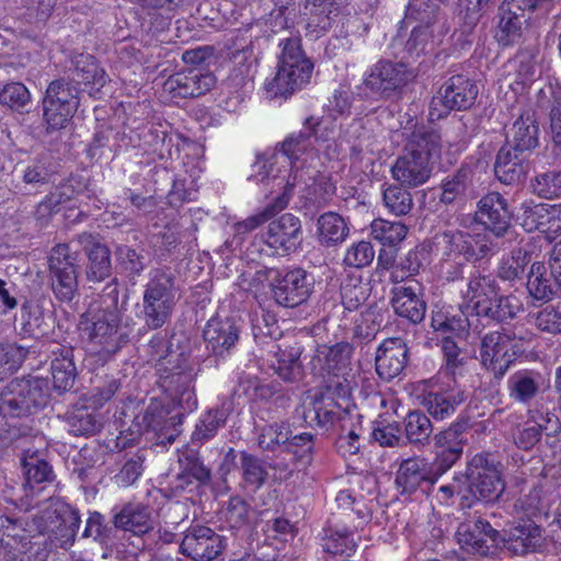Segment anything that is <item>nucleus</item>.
Here are the masks:
<instances>
[{
	"label": "nucleus",
	"instance_id": "obj_28",
	"mask_svg": "<svg viewBox=\"0 0 561 561\" xmlns=\"http://www.w3.org/2000/svg\"><path fill=\"white\" fill-rule=\"evenodd\" d=\"M342 0H306L305 15L308 16L306 23V35L311 39H318L325 35L340 14Z\"/></svg>",
	"mask_w": 561,
	"mask_h": 561
},
{
	"label": "nucleus",
	"instance_id": "obj_19",
	"mask_svg": "<svg viewBox=\"0 0 561 561\" xmlns=\"http://www.w3.org/2000/svg\"><path fill=\"white\" fill-rule=\"evenodd\" d=\"M477 218L485 230L503 238L511 231L513 210L502 194L490 192L478 202Z\"/></svg>",
	"mask_w": 561,
	"mask_h": 561
},
{
	"label": "nucleus",
	"instance_id": "obj_35",
	"mask_svg": "<svg viewBox=\"0 0 561 561\" xmlns=\"http://www.w3.org/2000/svg\"><path fill=\"white\" fill-rule=\"evenodd\" d=\"M501 540L508 551L524 556L542 546V529L534 520L519 523L511 527Z\"/></svg>",
	"mask_w": 561,
	"mask_h": 561
},
{
	"label": "nucleus",
	"instance_id": "obj_6",
	"mask_svg": "<svg viewBox=\"0 0 561 561\" xmlns=\"http://www.w3.org/2000/svg\"><path fill=\"white\" fill-rule=\"evenodd\" d=\"M280 46L283 50L277 71L265 82L270 99L291 96L309 83L313 71V62L305 55L299 38H287Z\"/></svg>",
	"mask_w": 561,
	"mask_h": 561
},
{
	"label": "nucleus",
	"instance_id": "obj_26",
	"mask_svg": "<svg viewBox=\"0 0 561 561\" xmlns=\"http://www.w3.org/2000/svg\"><path fill=\"white\" fill-rule=\"evenodd\" d=\"M408 358L409 348L403 339H386L376 351V373L381 379L390 381L403 371Z\"/></svg>",
	"mask_w": 561,
	"mask_h": 561
},
{
	"label": "nucleus",
	"instance_id": "obj_48",
	"mask_svg": "<svg viewBox=\"0 0 561 561\" xmlns=\"http://www.w3.org/2000/svg\"><path fill=\"white\" fill-rule=\"evenodd\" d=\"M551 499L542 489L534 488L528 494L520 497L514 505L528 520H547L550 517Z\"/></svg>",
	"mask_w": 561,
	"mask_h": 561
},
{
	"label": "nucleus",
	"instance_id": "obj_1",
	"mask_svg": "<svg viewBox=\"0 0 561 561\" xmlns=\"http://www.w3.org/2000/svg\"><path fill=\"white\" fill-rule=\"evenodd\" d=\"M198 373V366L185 358L170 360L160 367L157 383L172 407L152 399L142 421L146 430L153 432L162 444L173 443L182 432L184 417L197 409L194 382Z\"/></svg>",
	"mask_w": 561,
	"mask_h": 561
},
{
	"label": "nucleus",
	"instance_id": "obj_34",
	"mask_svg": "<svg viewBox=\"0 0 561 561\" xmlns=\"http://www.w3.org/2000/svg\"><path fill=\"white\" fill-rule=\"evenodd\" d=\"M352 346L346 342L334 345H319L311 359L312 369L319 375H340L346 368L352 355Z\"/></svg>",
	"mask_w": 561,
	"mask_h": 561
},
{
	"label": "nucleus",
	"instance_id": "obj_33",
	"mask_svg": "<svg viewBox=\"0 0 561 561\" xmlns=\"http://www.w3.org/2000/svg\"><path fill=\"white\" fill-rule=\"evenodd\" d=\"M449 30V24L444 22H438L434 26L419 24L413 27L404 50L411 58L430 54L443 44Z\"/></svg>",
	"mask_w": 561,
	"mask_h": 561
},
{
	"label": "nucleus",
	"instance_id": "obj_14",
	"mask_svg": "<svg viewBox=\"0 0 561 561\" xmlns=\"http://www.w3.org/2000/svg\"><path fill=\"white\" fill-rule=\"evenodd\" d=\"M241 320L236 317H211L204 330L206 350L216 359H224L236 348L241 333Z\"/></svg>",
	"mask_w": 561,
	"mask_h": 561
},
{
	"label": "nucleus",
	"instance_id": "obj_38",
	"mask_svg": "<svg viewBox=\"0 0 561 561\" xmlns=\"http://www.w3.org/2000/svg\"><path fill=\"white\" fill-rule=\"evenodd\" d=\"M528 157L526 153L502 147L494 164L499 181L507 185L523 181L528 170Z\"/></svg>",
	"mask_w": 561,
	"mask_h": 561
},
{
	"label": "nucleus",
	"instance_id": "obj_12",
	"mask_svg": "<svg viewBox=\"0 0 561 561\" xmlns=\"http://www.w3.org/2000/svg\"><path fill=\"white\" fill-rule=\"evenodd\" d=\"M312 273L302 267L279 272L271 283L273 299L285 308H295L309 300L314 290Z\"/></svg>",
	"mask_w": 561,
	"mask_h": 561
},
{
	"label": "nucleus",
	"instance_id": "obj_23",
	"mask_svg": "<svg viewBox=\"0 0 561 561\" xmlns=\"http://www.w3.org/2000/svg\"><path fill=\"white\" fill-rule=\"evenodd\" d=\"M550 387L547 374L536 369H520L513 373L507 379L510 398L517 403L528 405L540 393Z\"/></svg>",
	"mask_w": 561,
	"mask_h": 561
},
{
	"label": "nucleus",
	"instance_id": "obj_54",
	"mask_svg": "<svg viewBox=\"0 0 561 561\" xmlns=\"http://www.w3.org/2000/svg\"><path fill=\"white\" fill-rule=\"evenodd\" d=\"M288 435L289 423L287 422L265 424L259 431L257 445L264 451L285 453Z\"/></svg>",
	"mask_w": 561,
	"mask_h": 561
},
{
	"label": "nucleus",
	"instance_id": "obj_56",
	"mask_svg": "<svg viewBox=\"0 0 561 561\" xmlns=\"http://www.w3.org/2000/svg\"><path fill=\"white\" fill-rule=\"evenodd\" d=\"M470 168H460L442 182L439 201L446 205L462 201L471 185Z\"/></svg>",
	"mask_w": 561,
	"mask_h": 561
},
{
	"label": "nucleus",
	"instance_id": "obj_61",
	"mask_svg": "<svg viewBox=\"0 0 561 561\" xmlns=\"http://www.w3.org/2000/svg\"><path fill=\"white\" fill-rule=\"evenodd\" d=\"M57 512L60 524L56 530V538L60 547L71 546L81 523L79 511L70 505H64Z\"/></svg>",
	"mask_w": 561,
	"mask_h": 561
},
{
	"label": "nucleus",
	"instance_id": "obj_46",
	"mask_svg": "<svg viewBox=\"0 0 561 561\" xmlns=\"http://www.w3.org/2000/svg\"><path fill=\"white\" fill-rule=\"evenodd\" d=\"M493 295L495 297H490L489 301L480 311L492 321L505 322L512 320L524 310L523 302L516 295Z\"/></svg>",
	"mask_w": 561,
	"mask_h": 561
},
{
	"label": "nucleus",
	"instance_id": "obj_59",
	"mask_svg": "<svg viewBox=\"0 0 561 561\" xmlns=\"http://www.w3.org/2000/svg\"><path fill=\"white\" fill-rule=\"evenodd\" d=\"M240 468L244 483L254 491L259 490L266 482L268 473L264 461L259 457L241 451Z\"/></svg>",
	"mask_w": 561,
	"mask_h": 561
},
{
	"label": "nucleus",
	"instance_id": "obj_53",
	"mask_svg": "<svg viewBox=\"0 0 561 561\" xmlns=\"http://www.w3.org/2000/svg\"><path fill=\"white\" fill-rule=\"evenodd\" d=\"M549 204L525 201L520 204L517 215L518 224L527 232H547Z\"/></svg>",
	"mask_w": 561,
	"mask_h": 561
},
{
	"label": "nucleus",
	"instance_id": "obj_43",
	"mask_svg": "<svg viewBox=\"0 0 561 561\" xmlns=\"http://www.w3.org/2000/svg\"><path fill=\"white\" fill-rule=\"evenodd\" d=\"M317 233L319 243L329 248L344 242L350 233V228L341 215L328 211L318 218Z\"/></svg>",
	"mask_w": 561,
	"mask_h": 561
},
{
	"label": "nucleus",
	"instance_id": "obj_5",
	"mask_svg": "<svg viewBox=\"0 0 561 561\" xmlns=\"http://www.w3.org/2000/svg\"><path fill=\"white\" fill-rule=\"evenodd\" d=\"M175 275L164 268L149 273L144 286L139 318L148 330H159L170 322L179 300Z\"/></svg>",
	"mask_w": 561,
	"mask_h": 561
},
{
	"label": "nucleus",
	"instance_id": "obj_60",
	"mask_svg": "<svg viewBox=\"0 0 561 561\" xmlns=\"http://www.w3.org/2000/svg\"><path fill=\"white\" fill-rule=\"evenodd\" d=\"M275 355L277 357V367L275 368L277 375L285 381H296L301 375L300 348L295 346L280 348L278 346Z\"/></svg>",
	"mask_w": 561,
	"mask_h": 561
},
{
	"label": "nucleus",
	"instance_id": "obj_7",
	"mask_svg": "<svg viewBox=\"0 0 561 561\" xmlns=\"http://www.w3.org/2000/svg\"><path fill=\"white\" fill-rule=\"evenodd\" d=\"M48 399V382L27 377L11 380L0 392V417L21 419L43 408Z\"/></svg>",
	"mask_w": 561,
	"mask_h": 561
},
{
	"label": "nucleus",
	"instance_id": "obj_21",
	"mask_svg": "<svg viewBox=\"0 0 561 561\" xmlns=\"http://www.w3.org/2000/svg\"><path fill=\"white\" fill-rule=\"evenodd\" d=\"M479 94L478 85L465 75L448 78L439 88L433 104L440 103L447 111H467Z\"/></svg>",
	"mask_w": 561,
	"mask_h": 561
},
{
	"label": "nucleus",
	"instance_id": "obj_63",
	"mask_svg": "<svg viewBox=\"0 0 561 561\" xmlns=\"http://www.w3.org/2000/svg\"><path fill=\"white\" fill-rule=\"evenodd\" d=\"M432 329L445 336L465 337L463 314H449L442 309L433 310L431 318Z\"/></svg>",
	"mask_w": 561,
	"mask_h": 561
},
{
	"label": "nucleus",
	"instance_id": "obj_16",
	"mask_svg": "<svg viewBox=\"0 0 561 561\" xmlns=\"http://www.w3.org/2000/svg\"><path fill=\"white\" fill-rule=\"evenodd\" d=\"M455 536L465 552L478 557L495 554L501 541L500 533L482 518L461 523Z\"/></svg>",
	"mask_w": 561,
	"mask_h": 561
},
{
	"label": "nucleus",
	"instance_id": "obj_37",
	"mask_svg": "<svg viewBox=\"0 0 561 561\" xmlns=\"http://www.w3.org/2000/svg\"><path fill=\"white\" fill-rule=\"evenodd\" d=\"M442 150L440 135L430 126L415 125L407 137L403 151L426 158V161L434 163L439 158Z\"/></svg>",
	"mask_w": 561,
	"mask_h": 561
},
{
	"label": "nucleus",
	"instance_id": "obj_49",
	"mask_svg": "<svg viewBox=\"0 0 561 561\" xmlns=\"http://www.w3.org/2000/svg\"><path fill=\"white\" fill-rule=\"evenodd\" d=\"M405 20L428 26H434L438 22L448 24L442 4L436 0H409L405 7Z\"/></svg>",
	"mask_w": 561,
	"mask_h": 561
},
{
	"label": "nucleus",
	"instance_id": "obj_58",
	"mask_svg": "<svg viewBox=\"0 0 561 561\" xmlns=\"http://www.w3.org/2000/svg\"><path fill=\"white\" fill-rule=\"evenodd\" d=\"M115 255L119 272L135 283L146 268L145 256L126 244L118 245Z\"/></svg>",
	"mask_w": 561,
	"mask_h": 561
},
{
	"label": "nucleus",
	"instance_id": "obj_3",
	"mask_svg": "<svg viewBox=\"0 0 561 561\" xmlns=\"http://www.w3.org/2000/svg\"><path fill=\"white\" fill-rule=\"evenodd\" d=\"M353 408L351 381L341 375L328 376L320 391L304 405L302 417L309 426L329 428L351 417Z\"/></svg>",
	"mask_w": 561,
	"mask_h": 561
},
{
	"label": "nucleus",
	"instance_id": "obj_24",
	"mask_svg": "<svg viewBox=\"0 0 561 561\" xmlns=\"http://www.w3.org/2000/svg\"><path fill=\"white\" fill-rule=\"evenodd\" d=\"M301 233L300 219L286 213L268 224L267 230L262 234V240L271 249L288 253L297 249Z\"/></svg>",
	"mask_w": 561,
	"mask_h": 561
},
{
	"label": "nucleus",
	"instance_id": "obj_62",
	"mask_svg": "<svg viewBox=\"0 0 561 561\" xmlns=\"http://www.w3.org/2000/svg\"><path fill=\"white\" fill-rule=\"evenodd\" d=\"M382 202L388 211L394 216H404L413 207L411 193L397 184H391L383 188Z\"/></svg>",
	"mask_w": 561,
	"mask_h": 561
},
{
	"label": "nucleus",
	"instance_id": "obj_27",
	"mask_svg": "<svg viewBox=\"0 0 561 561\" xmlns=\"http://www.w3.org/2000/svg\"><path fill=\"white\" fill-rule=\"evenodd\" d=\"M466 401V391L457 382L446 383L438 390L424 394L422 404L428 414L437 421L451 416L457 407Z\"/></svg>",
	"mask_w": 561,
	"mask_h": 561
},
{
	"label": "nucleus",
	"instance_id": "obj_57",
	"mask_svg": "<svg viewBox=\"0 0 561 561\" xmlns=\"http://www.w3.org/2000/svg\"><path fill=\"white\" fill-rule=\"evenodd\" d=\"M408 228L399 221L375 219L370 225V234L382 245L394 247L404 240Z\"/></svg>",
	"mask_w": 561,
	"mask_h": 561
},
{
	"label": "nucleus",
	"instance_id": "obj_36",
	"mask_svg": "<svg viewBox=\"0 0 561 561\" xmlns=\"http://www.w3.org/2000/svg\"><path fill=\"white\" fill-rule=\"evenodd\" d=\"M432 171L433 163L426 161V158L405 151L397 158L391 168L393 179L411 187L424 184L431 178Z\"/></svg>",
	"mask_w": 561,
	"mask_h": 561
},
{
	"label": "nucleus",
	"instance_id": "obj_2",
	"mask_svg": "<svg viewBox=\"0 0 561 561\" xmlns=\"http://www.w3.org/2000/svg\"><path fill=\"white\" fill-rule=\"evenodd\" d=\"M119 289L114 278L102 290L100 306L90 308L81 316V329L91 351L112 355L128 340V332L122 327L124 305H118Z\"/></svg>",
	"mask_w": 561,
	"mask_h": 561
},
{
	"label": "nucleus",
	"instance_id": "obj_64",
	"mask_svg": "<svg viewBox=\"0 0 561 561\" xmlns=\"http://www.w3.org/2000/svg\"><path fill=\"white\" fill-rule=\"evenodd\" d=\"M179 465L180 469L199 484H208L211 481V470L204 463L198 451L185 450L179 458Z\"/></svg>",
	"mask_w": 561,
	"mask_h": 561
},
{
	"label": "nucleus",
	"instance_id": "obj_22",
	"mask_svg": "<svg viewBox=\"0 0 561 561\" xmlns=\"http://www.w3.org/2000/svg\"><path fill=\"white\" fill-rule=\"evenodd\" d=\"M391 295V306L398 317L407 319L413 324H419L424 320L427 306L419 282L411 279L394 286Z\"/></svg>",
	"mask_w": 561,
	"mask_h": 561
},
{
	"label": "nucleus",
	"instance_id": "obj_9",
	"mask_svg": "<svg viewBox=\"0 0 561 561\" xmlns=\"http://www.w3.org/2000/svg\"><path fill=\"white\" fill-rule=\"evenodd\" d=\"M78 253L66 243L56 244L48 256L49 284L55 298L71 302L78 295Z\"/></svg>",
	"mask_w": 561,
	"mask_h": 561
},
{
	"label": "nucleus",
	"instance_id": "obj_17",
	"mask_svg": "<svg viewBox=\"0 0 561 561\" xmlns=\"http://www.w3.org/2000/svg\"><path fill=\"white\" fill-rule=\"evenodd\" d=\"M520 348L510 344V336L500 331L485 334L480 346L482 366L496 378H502L515 362Z\"/></svg>",
	"mask_w": 561,
	"mask_h": 561
},
{
	"label": "nucleus",
	"instance_id": "obj_39",
	"mask_svg": "<svg viewBox=\"0 0 561 561\" xmlns=\"http://www.w3.org/2000/svg\"><path fill=\"white\" fill-rule=\"evenodd\" d=\"M496 282L491 275L476 272L469 277L466 290L461 291L462 301L459 309L463 308L467 311L478 309L481 311L491 295L496 294Z\"/></svg>",
	"mask_w": 561,
	"mask_h": 561
},
{
	"label": "nucleus",
	"instance_id": "obj_13",
	"mask_svg": "<svg viewBox=\"0 0 561 561\" xmlns=\"http://www.w3.org/2000/svg\"><path fill=\"white\" fill-rule=\"evenodd\" d=\"M469 428V419L458 416L447 428L434 435V466L437 468L438 474L446 473L460 460L468 442L467 432Z\"/></svg>",
	"mask_w": 561,
	"mask_h": 561
},
{
	"label": "nucleus",
	"instance_id": "obj_40",
	"mask_svg": "<svg viewBox=\"0 0 561 561\" xmlns=\"http://www.w3.org/2000/svg\"><path fill=\"white\" fill-rule=\"evenodd\" d=\"M320 125V119L313 116L306 118L304 126L300 130L294 131L288 135L285 140L279 145V153L285 157L291 168L294 163L312 147L313 139L316 138V128Z\"/></svg>",
	"mask_w": 561,
	"mask_h": 561
},
{
	"label": "nucleus",
	"instance_id": "obj_41",
	"mask_svg": "<svg viewBox=\"0 0 561 561\" xmlns=\"http://www.w3.org/2000/svg\"><path fill=\"white\" fill-rule=\"evenodd\" d=\"M230 411V403L222 402L203 413L191 435L192 445L202 446L213 439L218 430L226 425Z\"/></svg>",
	"mask_w": 561,
	"mask_h": 561
},
{
	"label": "nucleus",
	"instance_id": "obj_25",
	"mask_svg": "<svg viewBox=\"0 0 561 561\" xmlns=\"http://www.w3.org/2000/svg\"><path fill=\"white\" fill-rule=\"evenodd\" d=\"M214 75L198 68L176 72L164 82V90L173 98H198L215 85Z\"/></svg>",
	"mask_w": 561,
	"mask_h": 561
},
{
	"label": "nucleus",
	"instance_id": "obj_8",
	"mask_svg": "<svg viewBox=\"0 0 561 561\" xmlns=\"http://www.w3.org/2000/svg\"><path fill=\"white\" fill-rule=\"evenodd\" d=\"M435 244L443 256L462 259L465 262L481 261L497 252V247L485 233L447 228L435 236Z\"/></svg>",
	"mask_w": 561,
	"mask_h": 561
},
{
	"label": "nucleus",
	"instance_id": "obj_29",
	"mask_svg": "<svg viewBox=\"0 0 561 561\" xmlns=\"http://www.w3.org/2000/svg\"><path fill=\"white\" fill-rule=\"evenodd\" d=\"M72 65V81L81 85V90L88 92L90 96L99 98L108 77L95 57L89 54H79L75 56Z\"/></svg>",
	"mask_w": 561,
	"mask_h": 561
},
{
	"label": "nucleus",
	"instance_id": "obj_50",
	"mask_svg": "<svg viewBox=\"0 0 561 561\" xmlns=\"http://www.w3.org/2000/svg\"><path fill=\"white\" fill-rule=\"evenodd\" d=\"M529 295L537 300H549L557 293V286L550 276V270L541 262H535L530 266L527 280Z\"/></svg>",
	"mask_w": 561,
	"mask_h": 561
},
{
	"label": "nucleus",
	"instance_id": "obj_52",
	"mask_svg": "<svg viewBox=\"0 0 561 561\" xmlns=\"http://www.w3.org/2000/svg\"><path fill=\"white\" fill-rule=\"evenodd\" d=\"M407 440L417 447H424L430 443L433 433L431 420L421 411H410L403 421Z\"/></svg>",
	"mask_w": 561,
	"mask_h": 561
},
{
	"label": "nucleus",
	"instance_id": "obj_30",
	"mask_svg": "<svg viewBox=\"0 0 561 561\" xmlns=\"http://www.w3.org/2000/svg\"><path fill=\"white\" fill-rule=\"evenodd\" d=\"M113 524L116 528L142 536L153 529V519L148 506L141 503H125L112 508Z\"/></svg>",
	"mask_w": 561,
	"mask_h": 561
},
{
	"label": "nucleus",
	"instance_id": "obj_15",
	"mask_svg": "<svg viewBox=\"0 0 561 561\" xmlns=\"http://www.w3.org/2000/svg\"><path fill=\"white\" fill-rule=\"evenodd\" d=\"M442 476L434 463L431 465L424 457L414 456L400 462L394 483L402 495H412L417 490L427 493Z\"/></svg>",
	"mask_w": 561,
	"mask_h": 561
},
{
	"label": "nucleus",
	"instance_id": "obj_55",
	"mask_svg": "<svg viewBox=\"0 0 561 561\" xmlns=\"http://www.w3.org/2000/svg\"><path fill=\"white\" fill-rule=\"evenodd\" d=\"M440 346L444 357L442 373L457 382V377L462 376L467 369L468 357L450 336H444Z\"/></svg>",
	"mask_w": 561,
	"mask_h": 561
},
{
	"label": "nucleus",
	"instance_id": "obj_20",
	"mask_svg": "<svg viewBox=\"0 0 561 561\" xmlns=\"http://www.w3.org/2000/svg\"><path fill=\"white\" fill-rule=\"evenodd\" d=\"M222 549V537L202 525L191 526L181 542L182 553L193 561H211Z\"/></svg>",
	"mask_w": 561,
	"mask_h": 561
},
{
	"label": "nucleus",
	"instance_id": "obj_44",
	"mask_svg": "<svg viewBox=\"0 0 561 561\" xmlns=\"http://www.w3.org/2000/svg\"><path fill=\"white\" fill-rule=\"evenodd\" d=\"M53 387L59 393L72 389L77 376L73 362V350L62 348L50 365Z\"/></svg>",
	"mask_w": 561,
	"mask_h": 561
},
{
	"label": "nucleus",
	"instance_id": "obj_4",
	"mask_svg": "<svg viewBox=\"0 0 561 561\" xmlns=\"http://www.w3.org/2000/svg\"><path fill=\"white\" fill-rule=\"evenodd\" d=\"M416 77V70L407 62L381 58L366 69L356 89L365 99L399 100Z\"/></svg>",
	"mask_w": 561,
	"mask_h": 561
},
{
	"label": "nucleus",
	"instance_id": "obj_42",
	"mask_svg": "<svg viewBox=\"0 0 561 561\" xmlns=\"http://www.w3.org/2000/svg\"><path fill=\"white\" fill-rule=\"evenodd\" d=\"M529 20V16L519 11L508 8L503 2L500 8V21L495 37L500 45L511 46L519 41L523 34V26Z\"/></svg>",
	"mask_w": 561,
	"mask_h": 561
},
{
	"label": "nucleus",
	"instance_id": "obj_10",
	"mask_svg": "<svg viewBox=\"0 0 561 561\" xmlns=\"http://www.w3.org/2000/svg\"><path fill=\"white\" fill-rule=\"evenodd\" d=\"M454 481L468 483L470 493L477 500L491 501L503 491L497 466L490 454H477L468 462L466 473L455 474Z\"/></svg>",
	"mask_w": 561,
	"mask_h": 561
},
{
	"label": "nucleus",
	"instance_id": "obj_45",
	"mask_svg": "<svg viewBox=\"0 0 561 561\" xmlns=\"http://www.w3.org/2000/svg\"><path fill=\"white\" fill-rule=\"evenodd\" d=\"M21 461L25 476L24 486L31 491L36 485L49 483L54 480L55 474L51 466L37 451H24Z\"/></svg>",
	"mask_w": 561,
	"mask_h": 561
},
{
	"label": "nucleus",
	"instance_id": "obj_18",
	"mask_svg": "<svg viewBox=\"0 0 561 561\" xmlns=\"http://www.w3.org/2000/svg\"><path fill=\"white\" fill-rule=\"evenodd\" d=\"M278 156L257 154L255 161L251 165V172L248 180L256 184H263L268 188L270 193L283 190L280 196L277 197V207L283 209L286 207L291 195V190L297 183V175L290 181L286 175H282L279 170H275L274 165Z\"/></svg>",
	"mask_w": 561,
	"mask_h": 561
},
{
	"label": "nucleus",
	"instance_id": "obj_47",
	"mask_svg": "<svg viewBox=\"0 0 561 561\" xmlns=\"http://www.w3.org/2000/svg\"><path fill=\"white\" fill-rule=\"evenodd\" d=\"M68 430L75 436H90L102 427L100 414L88 407H76L66 415Z\"/></svg>",
	"mask_w": 561,
	"mask_h": 561
},
{
	"label": "nucleus",
	"instance_id": "obj_32",
	"mask_svg": "<svg viewBox=\"0 0 561 561\" xmlns=\"http://www.w3.org/2000/svg\"><path fill=\"white\" fill-rule=\"evenodd\" d=\"M538 134L535 114L530 110L524 111L506 130V142L503 147L529 156L538 146Z\"/></svg>",
	"mask_w": 561,
	"mask_h": 561
},
{
	"label": "nucleus",
	"instance_id": "obj_11",
	"mask_svg": "<svg viewBox=\"0 0 561 561\" xmlns=\"http://www.w3.org/2000/svg\"><path fill=\"white\" fill-rule=\"evenodd\" d=\"M79 91L65 79L54 80L43 100L44 118L48 128L58 130L66 126L79 106Z\"/></svg>",
	"mask_w": 561,
	"mask_h": 561
},
{
	"label": "nucleus",
	"instance_id": "obj_51",
	"mask_svg": "<svg viewBox=\"0 0 561 561\" xmlns=\"http://www.w3.org/2000/svg\"><path fill=\"white\" fill-rule=\"evenodd\" d=\"M531 260L530 253L524 248H515L508 254L503 255L499 262L496 275L505 282L522 279L526 266Z\"/></svg>",
	"mask_w": 561,
	"mask_h": 561
},
{
	"label": "nucleus",
	"instance_id": "obj_31",
	"mask_svg": "<svg viewBox=\"0 0 561 561\" xmlns=\"http://www.w3.org/2000/svg\"><path fill=\"white\" fill-rule=\"evenodd\" d=\"M77 240L88 255L87 279L89 282L101 283L110 277L112 264L108 248L98 242L95 237L89 232L78 234Z\"/></svg>",
	"mask_w": 561,
	"mask_h": 561
}]
</instances>
